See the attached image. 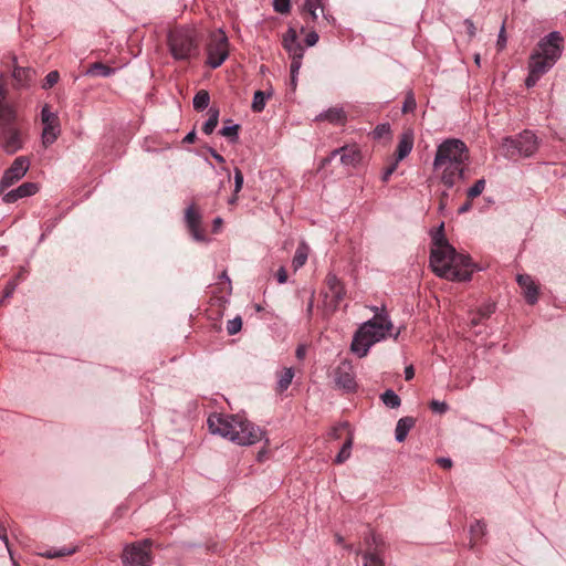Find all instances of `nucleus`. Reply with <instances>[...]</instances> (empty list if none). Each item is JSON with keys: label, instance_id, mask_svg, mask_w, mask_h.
I'll list each match as a JSON object with an SVG mask.
<instances>
[{"label": "nucleus", "instance_id": "obj_1", "mask_svg": "<svg viewBox=\"0 0 566 566\" xmlns=\"http://www.w3.org/2000/svg\"><path fill=\"white\" fill-rule=\"evenodd\" d=\"M430 268L437 276L454 282L470 281L475 270L470 255L457 252L446 239L443 223L432 234Z\"/></svg>", "mask_w": 566, "mask_h": 566}, {"label": "nucleus", "instance_id": "obj_2", "mask_svg": "<svg viewBox=\"0 0 566 566\" xmlns=\"http://www.w3.org/2000/svg\"><path fill=\"white\" fill-rule=\"evenodd\" d=\"M469 159L470 151L464 142L447 138L437 146L432 165L436 171H441V182L450 189L464 178Z\"/></svg>", "mask_w": 566, "mask_h": 566}, {"label": "nucleus", "instance_id": "obj_3", "mask_svg": "<svg viewBox=\"0 0 566 566\" xmlns=\"http://www.w3.org/2000/svg\"><path fill=\"white\" fill-rule=\"evenodd\" d=\"M213 434L240 446H251L262 440L264 432L239 415L211 413L207 420Z\"/></svg>", "mask_w": 566, "mask_h": 566}, {"label": "nucleus", "instance_id": "obj_4", "mask_svg": "<svg viewBox=\"0 0 566 566\" xmlns=\"http://www.w3.org/2000/svg\"><path fill=\"white\" fill-rule=\"evenodd\" d=\"M373 311L375 312L374 317L356 331L352 340L350 349L359 358L367 356L373 345L386 339L394 327L385 307L379 310L374 306Z\"/></svg>", "mask_w": 566, "mask_h": 566}, {"label": "nucleus", "instance_id": "obj_5", "mask_svg": "<svg viewBox=\"0 0 566 566\" xmlns=\"http://www.w3.org/2000/svg\"><path fill=\"white\" fill-rule=\"evenodd\" d=\"M24 136L19 126L14 108L0 102V147L13 155L23 148Z\"/></svg>", "mask_w": 566, "mask_h": 566}, {"label": "nucleus", "instance_id": "obj_6", "mask_svg": "<svg viewBox=\"0 0 566 566\" xmlns=\"http://www.w3.org/2000/svg\"><path fill=\"white\" fill-rule=\"evenodd\" d=\"M168 48L177 61H188L199 54L196 32L191 29L178 28L168 34Z\"/></svg>", "mask_w": 566, "mask_h": 566}, {"label": "nucleus", "instance_id": "obj_7", "mask_svg": "<svg viewBox=\"0 0 566 566\" xmlns=\"http://www.w3.org/2000/svg\"><path fill=\"white\" fill-rule=\"evenodd\" d=\"M537 150V139L531 130H524L517 137H505L501 143V151L506 158L517 156L530 157Z\"/></svg>", "mask_w": 566, "mask_h": 566}, {"label": "nucleus", "instance_id": "obj_8", "mask_svg": "<svg viewBox=\"0 0 566 566\" xmlns=\"http://www.w3.org/2000/svg\"><path fill=\"white\" fill-rule=\"evenodd\" d=\"M382 549V538L373 531H369L364 537V549L358 548L356 554L361 555V566H385V562L381 556Z\"/></svg>", "mask_w": 566, "mask_h": 566}, {"label": "nucleus", "instance_id": "obj_9", "mask_svg": "<svg viewBox=\"0 0 566 566\" xmlns=\"http://www.w3.org/2000/svg\"><path fill=\"white\" fill-rule=\"evenodd\" d=\"M229 56V41L222 30L213 33L207 45V64L211 69H217Z\"/></svg>", "mask_w": 566, "mask_h": 566}, {"label": "nucleus", "instance_id": "obj_10", "mask_svg": "<svg viewBox=\"0 0 566 566\" xmlns=\"http://www.w3.org/2000/svg\"><path fill=\"white\" fill-rule=\"evenodd\" d=\"M325 284V306L328 311L335 312L346 295L345 285L333 272L327 273Z\"/></svg>", "mask_w": 566, "mask_h": 566}, {"label": "nucleus", "instance_id": "obj_11", "mask_svg": "<svg viewBox=\"0 0 566 566\" xmlns=\"http://www.w3.org/2000/svg\"><path fill=\"white\" fill-rule=\"evenodd\" d=\"M30 168V160L25 156L17 157L11 166L7 168L0 180V193H3L8 188L20 181Z\"/></svg>", "mask_w": 566, "mask_h": 566}, {"label": "nucleus", "instance_id": "obj_12", "mask_svg": "<svg viewBox=\"0 0 566 566\" xmlns=\"http://www.w3.org/2000/svg\"><path fill=\"white\" fill-rule=\"evenodd\" d=\"M282 46L287 52L294 71L300 70L305 50L298 41L297 32L294 28L290 27L282 35Z\"/></svg>", "mask_w": 566, "mask_h": 566}, {"label": "nucleus", "instance_id": "obj_13", "mask_svg": "<svg viewBox=\"0 0 566 566\" xmlns=\"http://www.w3.org/2000/svg\"><path fill=\"white\" fill-rule=\"evenodd\" d=\"M122 558L124 566H151L147 541L126 546Z\"/></svg>", "mask_w": 566, "mask_h": 566}, {"label": "nucleus", "instance_id": "obj_14", "mask_svg": "<svg viewBox=\"0 0 566 566\" xmlns=\"http://www.w3.org/2000/svg\"><path fill=\"white\" fill-rule=\"evenodd\" d=\"M562 34L558 31H553L539 40L538 50L535 52L555 64L562 55Z\"/></svg>", "mask_w": 566, "mask_h": 566}, {"label": "nucleus", "instance_id": "obj_15", "mask_svg": "<svg viewBox=\"0 0 566 566\" xmlns=\"http://www.w3.org/2000/svg\"><path fill=\"white\" fill-rule=\"evenodd\" d=\"M41 120L43 124L42 130V143L45 147L52 145L59 137L60 129V120L59 116L51 112L49 105H44L41 111Z\"/></svg>", "mask_w": 566, "mask_h": 566}, {"label": "nucleus", "instance_id": "obj_16", "mask_svg": "<svg viewBox=\"0 0 566 566\" xmlns=\"http://www.w3.org/2000/svg\"><path fill=\"white\" fill-rule=\"evenodd\" d=\"M335 386L347 392L355 391L357 384L352 369V366L346 363H342L334 370Z\"/></svg>", "mask_w": 566, "mask_h": 566}, {"label": "nucleus", "instance_id": "obj_17", "mask_svg": "<svg viewBox=\"0 0 566 566\" xmlns=\"http://www.w3.org/2000/svg\"><path fill=\"white\" fill-rule=\"evenodd\" d=\"M185 221L190 234L196 241L202 242L206 240L205 231L201 228V214L196 209L195 205L186 209Z\"/></svg>", "mask_w": 566, "mask_h": 566}, {"label": "nucleus", "instance_id": "obj_18", "mask_svg": "<svg viewBox=\"0 0 566 566\" xmlns=\"http://www.w3.org/2000/svg\"><path fill=\"white\" fill-rule=\"evenodd\" d=\"M38 191H39L38 184L28 181V182H23L18 188L12 189L8 192L4 191L1 195H2L3 202L14 203L19 199L31 197V196L35 195Z\"/></svg>", "mask_w": 566, "mask_h": 566}, {"label": "nucleus", "instance_id": "obj_19", "mask_svg": "<svg viewBox=\"0 0 566 566\" xmlns=\"http://www.w3.org/2000/svg\"><path fill=\"white\" fill-rule=\"evenodd\" d=\"M12 78L14 88H29L34 83L35 71L31 67L14 66L12 71Z\"/></svg>", "mask_w": 566, "mask_h": 566}, {"label": "nucleus", "instance_id": "obj_20", "mask_svg": "<svg viewBox=\"0 0 566 566\" xmlns=\"http://www.w3.org/2000/svg\"><path fill=\"white\" fill-rule=\"evenodd\" d=\"M337 155H340V161L344 166H355L360 160V153L357 148L344 146L333 150L329 157L324 159V164L329 163Z\"/></svg>", "mask_w": 566, "mask_h": 566}, {"label": "nucleus", "instance_id": "obj_21", "mask_svg": "<svg viewBox=\"0 0 566 566\" xmlns=\"http://www.w3.org/2000/svg\"><path fill=\"white\" fill-rule=\"evenodd\" d=\"M517 284L523 290L524 297L530 305H534L538 301V286L527 274H518Z\"/></svg>", "mask_w": 566, "mask_h": 566}, {"label": "nucleus", "instance_id": "obj_22", "mask_svg": "<svg viewBox=\"0 0 566 566\" xmlns=\"http://www.w3.org/2000/svg\"><path fill=\"white\" fill-rule=\"evenodd\" d=\"M415 144V134L412 129H406L399 136L395 153V160H403L412 150Z\"/></svg>", "mask_w": 566, "mask_h": 566}, {"label": "nucleus", "instance_id": "obj_23", "mask_svg": "<svg viewBox=\"0 0 566 566\" xmlns=\"http://www.w3.org/2000/svg\"><path fill=\"white\" fill-rule=\"evenodd\" d=\"M553 66L554 64L551 61L545 59V56L539 55L535 51L530 56L528 71H531V73H535L539 76H543Z\"/></svg>", "mask_w": 566, "mask_h": 566}, {"label": "nucleus", "instance_id": "obj_24", "mask_svg": "<svg viewBox=\"0 0 566 566\" xmlns=\"http://www.w3.org/2000/svg\"><path fill=\"white\" fill-rule=\"evenodd\" d=\"M317 122L327 120L332 124L338 125L346 122V113L342 107H332L325 112H322L316 116Z\"/></svg>", "mask_w": 566, "mask_h": 566}, {"label": "nucleus", "instance_id": "obj_25", "mask_svg": "<svg viewBox=\"0 0 566 566\" xmlns=\"http://www.w3.org/2000/svg\"><path fill=\"white\" fill-rule=\"evenodd\" d=\"M413 426H415V419L412 417L400 418L397 422L396 430H395L396 440L398 442H403Z\"/></svg>", "mask_w": 566, "mask_h": 566}, {"label": "nucleus", "instance_id": "obj_26", "mask_svg": "<svg viewBox=\"0 0 566 566\" xmlns=\"http://www.w3.org/2000/svg\"><path fill=\"white\" fill-rule=\"evenodd\" d=\"M276 375H277L276 391L282 394L292 384V380L294 378V369L292 367H285L281 371H279Z\"/></svg>", "mask_w": 566, "mask_h": 566}, {"label": "nucleus", "instance_id": "obj_27", "mask_svg": "<svg viewBox=\"0 0 566 566\" xmlns=\"http://www.w3.org/2000/svg\"><path fill=\"white\" fill-rule=\"evenodd\" d=\"M115 69L102 62H95L90 65L85 74L90 76L109 77L115 73Z\"/></svg>", "mask_w": 566, "mask_h": 566}, {"label": "nucleus", "instance_id": "obj_28", "mask_svg": "<svg viewBox=\"0 0 566 566\" xmlns=\"http://www.w3.org/2000/svg\"><path fill=\"white\" fill-rule=\"evenodd\" d=\"M307 256H308V247L305 243H301L297 247L295 254L293 256V260H292V266L294 268L295 271L301 269L306 263Z\"/></svg>", "mask_w": 566, "mask_h": 566}, {"label": "nucleus", "instance_id": "obj_29", "mask_svg": "<svg viewBox=\"0 0 566 566\" xmlns=\"http://www.w3.org/2000/svg\"><path fill=\"white\" fill-rule=\"evenodd\" d=\"M317 9H322L323 17L329 21V17L324 12L322 0H305L304 10L310 13L313 22L318 18Z\"/></svg>", "mask_w": 566, "mask_h": 566}, {"label": "nucleus", "instance_id": "obj_30", "mask_svg": "<svg viewBox=\"0 0 566 566\" xmlns=\"http://www.w3.org/2000/svg\"><path fill=\"white\" fill-rule=\"evenodd\" d=\"M470 545L471 547H474L478 545L479 539H481L485 534V524L481 521H475V523L470 526Z\"/></svg>", "mask_w": 566, "mask_h": 566}, {"label": "nucleus", "instance_id": "obj_31", "mask_svg": "<svg viewBox=\"0 0 566 566\" xmlns=\"http://www.w3.org/2000/svg\"><path fill=\"white\" fill-rule=\"evenodd\" d=\"M272 95V92L256 91L253 95L251 108L255 113H261L264 107L266 99Z\"/></svg>", "mask_w": 566, "mask_h": 566}, {"label": "nucleus", "instance_id": "obj_32", "mask_svg": "<svg viewBox=\"0 0 566 566\" xmlns=\"http://www.w3.org/2000/svg\"><path fill=\"white\" fill-rule=\"evenodd\" d=\"M219 122V109L211 107L209 109V118L202 125V132L206 135H211L216 129Z\"/></svg>", "mask_w": 566, "mask_h": 566}, {"label": "nucleus", "instance_id": "obj_33", "mask_svg": "<svg viewBox=\"0 0 566 566\" xmlns=\"http://www.w3.org/2000/svg\"><path fill=\"white\" fill-rule=\"evenodd\" d=\"M209 103L210 95L206 90H200L197 92L192 101L193 108L198 112L206 109L209 106Z\"/></svg>", "mask_w": 566, "mask_h": 566}, {"label": "nucleus", "instance_id": "obj_34", "mask_svg": "<svg viewBox=\"0 0 566 566\" xmlns=\"http://www.w3.org/2000/svg\"><path fill=\"white\" fill-rule=\"evenodd\" d=\"M75 547H61V548H49L42 553H40L41 556L46 558H57V557H64L70 556L75 553Z\"/></svg>", "mask_w": 566, "mask_h": 566}, {"label": "nucleus", "instance_id": "obj_35", "mask_svg": "<svg viewBox=\"0 0 566 566\" xmlns=\"http://www.w3.org/2000/svg\"><path fill=\"white\" fill-rule=\"evenodd\" d=\"M352 447H353V438L352 437H348L346 439V441L344 442L342 449L339 450V452L337 453L336 458H335V463L337 464H342L344 463L346 460L349 459L350 457V453H352Z\"/></svg>", "mask_w": 566, "mask_h": 566}, {"label": "nucleus", "instance_id": "obj_36", "mask_svg": "<svg viewBox=\"0 0 566 566\" xmlns=\"http://www.w3.org/2000/svg\"><path fill=\"white\" fill-rule=\"evenodd\" d=\"M381 401L389 408H398L401 403L400 397L392 390L387 389L381 396Z\"/></svg>", "mask_w": 566, "mask_h": 566}, {"label": "nucleus", "instance_id": "obj_37", "mask_svg": "<svg viewBox=\"0 0 566 566\" xmlns=\"http://www.w3.org/2000/svg\"><path fill=\"white\" fill-rule=\"evenodd\" d=\"M484 189H485V180L483 178L476 180L473 184V186L470 187L467 191L468 199L472 200V199L476 198L478 196H480L483 192Z\"/></svg>", "mask_w": 566, "mask_h": 566}, {"label": "nucleus", "instance_id": "obj_38", "mask_svg": "<svg viewBox=\"0 0 566 566\" xmlns=\"http://www.w3.org/2000/svg\"><path fill=\"white\" fill-rule=\"evenodd\" d=\"M239 129H240V126L238 124H234L231 126L222 127V129L219 133L223 137L229 138L231 142H237L238 137H239Z\"/></svg>", "mask_w": 566, "mask_h": 566}, {"label": "nucleus", "instance_id": "obj_39", "mask_svg": "<svg viewBox=\"0 0 566 566\" xmlns=\"http://www.w3.org/2000/svg\"><path fill=\"white\" fill-rule=\"evenodd\" d=\"M60 80V73L57 71H51L46 74L42 82V88L49 90L52 88Z\"/></svg>", "mask_w": 566, "mask_h": 566}, {"label": "nucleus", "instance_id": "obj_40", "mask_svg": "<svg viewBox=\"0 0 566 566\" xmlns=\"http://www.w3.org/2000/svg\"><path fill=\"white\" fill-rule=\"evenodd\" d=\"M416 107H417V103H416L415 95L412 92H408L405 97L401 111L403 114H408V113H412L416 109Z\"/></svg>", "mask_w": 566, "mask_h": 566}, {"label": "nucleus", "instance_id": "obj_41", "mask_svg": "<svg viewBox=\"0 0 566 566\" xmlns=\"http://www.w3.org/2000/svg\"><path fill=\"white\" fill-rule=\"evenodd\" d=\"M242 328V319L240 316H237L227 323V332L230 336L235 335Z\"/></svg>", "mask_w": 566, "mask_h": 566}, {"label": "nucleus", "instance_id": "obj_42", "mask_svg": "<svg viewBox=\"0 0 566 566\" xmlns=\"http://www.w3.org/2000/svg\"><path fill=\"white\" fill-rule=\"evenodd\" d=\"M273 9L277 13L286 14L291 11L290 0H273Z\"/></svg>", "mask_w": 566, "mask_h": 566}, {"label": "nucleus", "instance_id": "obj_43", "mask_svg": "<svg viewBox=\"0 0 566 566\" xmlns=\"http://www.w3.org/2000/svg\"><path fill=\"white\" fill-rule=\"evenodd\" d=\"M430 409L437 413H444L448 410V405L444 401L432 400L430 402Z\"/></svg>", "mask_w": 566, "mask_h": 566}, {"label": "nucleus", "instance_id": "obj_44", "mask_svg": "<svg viewBox=\"0 0 566 566\" xmlns=\"http://www.w3.org/2000/svg\"><path fill=\"white\" fill-rule=\"evenodd\" d=\"M243 186V174L239 168H234V192L238 193Z\"/></svg>", "mask_w": 566, "mask_h": 566}, {"label": "nucleus", "instance_id": "obj_45", "mask_svg": "<svg viewBox=\"0 0 566 566\" xmlns=\"http://www.w3.org/2000/svg\"><path fill=\"white\" fill-rule=\"evenodd\" d=\"M398 164L399 161L395 160L392 164H390L382 172V176H381V180L384 182H387L391 175L396 171L397 167H398Z\"/></svg>", "mask_w": 566, "mask_h": 566}, {"label": "nucleus", "instance_id": "obj_46", "mask_svg": "<svg viewBox=\"0 0 566 566\" xmlns=\"http://www.w3.org/2000/svg\"><path fill=\"white\" fill-rule=\"evenodd\" d=\"M494 312V305L493 304H488V305H484L482 306L481 308H479V311L476 312L481 318H489L490 315Z\"/></svg>", "mask_w": 566, "mask_h": 566}, {"label": "nucleus", "instance_id": "obj_47", "mask_svg": "<svg viewBox=\"0 0 566 566\" xmlns=\"http://www.w3.org/2000/svg\"><path fill=\"white\" fill-rule=\"evenodd\" d=\"M319 40V36L316 31H310L305 36V44L307 46H314Z\"/></svg>", "mask_w": 566, "mask_h": 566}, {"label": "nucleus", "instance_id": "obj_48", "mask_svg": "<svg viewBox=\"0 0 566 566\" xmlns=\"http://www.w3.org/2000/svg\"><path fill=\"white\" fill-rule=\"evenodd\" d=\"M463 24L467 29V33H468L469 38L470 39L474 38L476 34V28H475L473 21L471 19H465L463 21Z\"/></svg>", "mask_w": 566, "mask_h": 566}, {"label": "nucleus", "instance_id": "obj_49", "mask_svg": "<svg viewBox=\"0 0 566 566\" xmlns=\"http://www.w3.org/2000/svg\"><path fill=\"white\" fill-rule=\"evenodd\" d=\"M541 77L542 76H539V75H537L535 73H531V71H528V75H527V77L525 80L526 87L531 88V87L535 86Z\"/></svg>", "mask_w": 566, "mask_h": 566}, {"label": "nucleus", "instance_id": "obj_50", "mask_svg": "<svg viewBox=\"0 0 566 566\" xmlns=\"http://www.w3.org/2000/svg\"><path fill=\"white\" fill-rule=\"evenodd\" d=\"M7 95V78L3 74L0 75V102L6 97Z\"/></svg>", "mask_w": 566, "mask_h": 566}, {"label": "nucleus", "instance_id": "obj_51", "mask_svg": "<svg viewBox=\"0 0 566 566\" xmlns=\"http://www.w3.org/2000/svg\"><path fill=\"white\" fill-rule=\"evenodd\" d=\"M276 279L280 284H284L287 281V272L284 266H281L276 272Z\"/></svg>", "mask_w": 566, "mask_h": 566}, {"label": "nucleus", "instance_id": "obj_52", "mask_svg": "<svg viewBox=\"0 0 566 566\" xmlns=\"http://www.w3.org/2000/svg\"><path fill=\"white\" fill-rule=\"evenodd\" d=\"M298 72H300V70H295V71H294V69H293V64H291V65H290V73H291V86H292V90H295V88H296Z\"/></svg>", "mask_w": 566, "mask_h": 566}, {"label": "nucleus", "instance_id": "obj_53", "mask_svg": "<svg viewBox=\"0 0 566 566\" xmlns=\"http://www.w3.org/2000/svg\"><path fill=\"white\" fill-rule=\"evenodd\" d=\"M437 463L446 470L451 469L452 467V460L450 458H439Z\"/></svg>", "mask_w": 566, "mask_h": 566}, {"label": "nucleus", "instance_id": "obj_54", "mask_svg": "<svg viewBox=\"0 0 566 566\" xmlns=\"http://www.w3.org/2000/svg\"><path fill=\"white\" fill-rule=\"evenodd\" d=\"M504 32H505V30H504V25H503L501 28V31H500V34H499V39H497V46H499L500 50H502L505 46V44H506V38L504 35Z\"/></svg>", "mask_w": 566, "mask_h": 566}, {"label": "nucleus", "instance_id": "obj_55", "mask_svg": "<svg viewBox=\"0 0 566 566\" xmlns=\"http://www.w3.org/2000/svg\"><path fill=\"white\" fill-rule=\"evenodd\" d=\"M15 289V284L13 282H9L3 291L4 297H10Z\"/></svg>", "mask_w": 566, "mask_h": 566}, {"label": "nucleus", "instance_id": "obj_56", "mask_svg": "<svg viewBox=\"0 0 566 566\" xmlns=\"http://www.w3.org/2000/svg\"><path fill=\"white\" fill-rule=\"evenodd\" d=\"M209 153L210 155L213 157V159L219 163V164H223L226 160H224V157L221 156L219 153H217L213 148H210L209 149Z\"/></svg>", "mask_w": 566, "mask_h": 566}, {"label": "nucleus", "instance_id": "obj_57", "mask_svg": "<svg viewBox=\"0 0 566 566\" xmlns=\"http://www.w3.org/2000/svg\"><path fill=\"white\" fill-rule=\"evenodd\" d=\"M484 321V318H481V316L478 313H474L472 317L470 318V324L472 326H478Z\"/></svg>", "mask_w": 566, "mask_h": 566}, {"label": "nucleus", "instance_id": "obj_58", "mask_svg": "<svg viewBox=\"0 0 566 566\" xmlns=\"http://www.w3.org/2000/svg\"><path fill=\"white\" fill-rule=\"evenodd\" d=\"M413 377H415V369L410 365V366L406 367V369H405V378H406V380H411Z\"/></svg>", "mask_w": 566, "mask_h": 566}, {"label": "nucleus", "instance_id": "obj_59", "mask_svg": "<svg viewBox=\"0 0 566 566\" xmlns=\"http://www.w3.org/2000/svg\"><path fill=\"white\" fill-rule=\"evenodd\" d=\"M389 130V125L387 124H381V125H378L375 129V134L380 137L382 135L384 132H387Z\"/></svg>", "mask_w": 566, "mask_h": 566}, {"label": "nucleus", "instance_id": "obj_60", "mask_svg": "<svg viewBox=\"0 0 566 566\" xmlns=\"http://www.w3.org/2000/svg\"><path fill=\"white\" fill-rule=\"evenodd\" d=\"M305 354H306V348L305 346L303 345H300L297 348H296V352H295V355L298 359H303L305 357Z\"/></svg>", "mask_w": 566, "mask_h": 566}, {"label": "nucleus", "instance_id": "obj_61", "mask_svg": "<svg viewBox=\"0 0 566 566\" xmlns=\"http://www.w3.org/2000/svg\"><path fill=\"white\" fill-rule=\"evenodd\" d=\"M195 140H196L195 130L189 132L184 138V143H187V144H192Z\"/></svg>", "mask_w": 566, "mask_h": 566}, {"label": "nucleus", "instance_id": "obj_62", "mask_svg": "<svg viewBox=\"0 0 566 566\" xmlns=\"http://www.w3.org/2000/svg\"><path fill=\"white\" fill-rule=\"evenodd\" d=\"M0 539H2L8 547V535L4 526L0 525Z\"/></svg>", "mask_w": 566, "mask_h": 566}, {"label": "nucleus", "instance_id": "obj_63", "mask_svg": "<svg viewBox=\"0 0 566 566\" xmlns=\"http://www.w3.org/2000/svg\"><path fill=\"white\" fill-rule=\"evenodd\" d=\"M472 205L469 201H467L464 205H462L460 208H459V213H464V212H468L470 209H471Z\"/></svg>", "mask_w": 566, "mask_h": 566}, {"label": "nucleus", "instance_id": "obj_64", "mask_svg": "<svg viewBox=\"0 0 566 566\" xmlns=\"http://www.w3.org/2000/svg\"><path fill=\"white\" fill-rule=\"evenodd\" d=\"M221 223H222V219H221V218H219V217H218V218H216V219L213 220V230H214V231H218V229H219V227L221 226Z\"/></svg>", "mask_w": 566, "mask_h": 566}]
</instances>
